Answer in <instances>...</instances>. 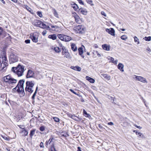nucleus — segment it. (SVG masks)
<instances>
[{
	"instance_id": "9d476101",
	"label": "nucleus",
	"mask_w": 151,
	"mask_h": 151,
	"mask_svg": "<svg viewBox=\"0 0 151 151\" xmlns=\"http://www.w3.org/2000/svg\"><path fill=\"white\" fill-rule=\"evenodd\" d=\"M32 24L34 25L39 27H40L42 28V24H44L41 21L37 20H34L32 22Z\"/></svg>"
},
{
	"instance_id": "79ce46f5",
	"label": "nucleus",
	"mask_w": 151,
	"mask_h": 151,
	"mask_svg": "<svg viewBox=\"0 0 151 151\" xmlns=\"http://www.w3.org/2000/svg\"><path fill=\"white\" fill-rule=\"evenodd\" d=\"M37 93L36 92V91H35L34 93H33V94L32 97V100H34L35 99V96L36 95Z\"/></svg>"
},
{
	"instance_id": "6e6552de",
	"label": "nucleus",
	"mask_w": 151,
	"mask_h": 151,
	"mask_svg": "<svg viewBox=\"0 0 151 151\" xmlns=\"http://www.w3.org/2000/svg\"><path fill=\"white\" fill-rule=\"evenodd\" d=\"M57 36L60 40L65 42L69 41L71 39V37L70 36L62 34H58Z\"/></svg>"
},
{
	"instance_id": "c03bdc74",
	"label": "nucleus",
	"mask_w": 151,
	"mask_h": 151,
	"mask_svg": "<svg viewBox=\"0 0 151 151\" xmlns=\"http://www.w3.org/2000/svg\"><path fill=\"white\" fill-rule=\"evenodd\" d=\"M3 138L5 140H6L9 141L10 140L9 137H8L4 136L3 137Z\"/></svg>"
},
{
	"instance_id": "a19ab883",
	"label": "nucleus",
	"mask_w": 151,
	"mask_h": 151,
	"mask_svg": "<svg viewBox=\"0 0 151 151\" xmlns=\"http://www.w3.org/2000/svg\"><path fill=\"white\" fill-rule=\"evenodd\" d=\"M39 129L41 131H44L45 130V127L44 126H42L40 127Z\"/></svg>"
},
{
	"instance_id": "f8f14e48",
	"label": "nucleus",
	"mask_w": 151,
	"mask_h": 151,
	"mask_svg": "<svg viewBox=\"0 0 151 151\" xmlns=\"http://www.w3.org/2000/svg\"><path fill=\"white\" fill-rule=\"evenodd\" d=\"M135 76V79L136 80L143 83H147V81L146 79L142 76L134 75Z\"/></svg>"
},
{
	"instance_id": "c9c22d12",
	"label": "nucleus",
	"mask_w": 151,
	"mask_h": 151,
	"mask_svg": "<svg viewBox=\"0 0 151 151\" xmlns=\"http://www.w3.org/2000/svg\"><path fill=\"white\" fill-rule=\"evenodd\" d=\"M53 119L54 121L56 122H59L60 121L59 119L57 117H53Z\"/></svg>"
},
{
	"instance_id": "37998d69",
	"label": "nucleus",
	"mask_w": 151,
	"mask_h": 151,
	"mask_svg": "<svg viewBox=\"0 0 151 151\" xmlns=\"http://www.w3.org/2000/svg\"><path fill=\"white\" fill-rule=\"evenodd\" d=\"M37 14L40 17H42V12H37Z\"/></svg>"
},
{
	"instance_id": "e433bc0d",
	"label": "nucleus",
	"mask_w": 151,
	"mask_h": 151,
	"mask_svg": "<svg viewBox=\"0 0 151 151\" xmlns=\"http://www.w3.org/2000/svg\"><path fill=\"white\" fill-rule=\"evenodd\" d=\"M71 118L76 121H78L77 119L78 118V117L74 115H71Z\"/></svg>"
},
{
	"instance_id": "58836bf2",
	"label": "nucleus",
	"mask_w": 151,
	"mask_h": 151,
	"mask_svg": "<svg viewBox=\"0 0 151 151\" xmlns=\"http://www.w3.org/2000/svg\"><path fill=\"white\" fill-rule=\"evenodd\" d=\"M110 62L112 63H113L114 61V59L111 57H109V58H108Z\"/></svg>"
},
{
	"instance_id": "f704fd0d",
	"label": "nucleus",
	"mask_w": 151,
	"mask_h": 151,
	"mask_svg": "<svg viewBox=\"0 0 151 151\" xmlns=\"http://www.w3.org/2000/svg\"><path fill=\"white\" fill-rule=\"evenodd\" d=\"M53 14L55 16L57 17H58V14L57 12V11L56 10L54 9H53Z\"/></svg>"
},
{
	"instance_id": "4d7b16f0",
	"label": "nucleus",
	"mask_w": 151,
	"mask_h": 151,
	"mask_svg": "<svg viewBox=\"0 0 151 151\" xmlns=\"http://www.w3.org/2000/svg\"><path fill=\"white\" fill-rule=\"evenodd\" d=\"M134 126L137 128L139 129H141L142 128V127H140L139 126H138L136 125H134Z\"/></svg>"
},
{
	"instance_id": "2f4dec72",
	"label": "nucleus",
	"mask_w": 151,
	"mask_h": 151,
	"mask_svg": "<svg viewBox=\"0 0 151 151\" xmlns=\"http://www.w3.org/2000/svg\"><path fill=\"white\" fill-rule=\"evenodd\" d=\"M144 39L146 41H149L151 40V37L149 36L148 37H145Z\"/></svg>"
},
{
	"instance_id": "6e6d98bb",
	"label": "nucleus",
	"mask_w": 151,
	"mask_h": 151,
	"mask_svg": "<svg viewBox=\"0 0 151 151\" xmlns=\"http://www.w3.org/2000/svg\"><path fill=\"white\" fill-rule=\"evenodd\" d=\"M108 124L110 125H114V123L112 122H110L108 123Z\"/></svg>"
},
{
	"instance_id": "bb28decb",
	"label": "nucleus",
	"mask_w": 151,
	"mask_h": 151,
	"mask_svg": "<svg viewBox=\"0 0 151 151\" xmlns=\"http://www.w3.org/2000/svg\"><path fill=\"white\" fill-rule=\"evenodd\" d=\"M42 28L43 29H45L47 30H50V27L48 26H47L45 24H42Z\"/></svg>"
},
{
	"instance_id": "a18cd8bd",
	"label": "nucleus",
	"mask_w": 151,
	"mask_h": 151,
	"mask_svg": "<svg viewBox=\"0 0 151 151\" xmlns=\"http://www.w3.org/2000/svg\"><path fill=\"white\" fill-rule=\"evenodd\" d=\"M40 147L44 148V145L43 143L41 142L40 144Z\"/></svg>"
},
{
	"instance_id": "b1692460",
	"label": "nucleus",
	"mask_w": 151,
	"mask_h": 151,
	"mask_svg": "<svg viewBox=\"0 0 151 151\" xmlns=\"http://www.w3.org/2000/svg\"><path fill=\"white\" fill-rule=\"evenodd\" d=\"M31 38L33 42H38V38L37 37H36L35 36L33 35L31 36Z\"/></svg>"
},
{
	"instance_id": "ea45409f",
	"label": "nucleus",
	"mask_w": 151,
	"mask_h": 151,
	"mask_svg": "<svg viewBox=\"0 0 151 151\" xmlns=\"http://www.w3.org/2000/svg\"><path fill=\"white\" fill-rule=\"evenodd\" d=\"M137 135H139V136H138V137L142 138V137H144V135L142 134L140 132L138 133Z\"/></svg>"
},
{
	"instance_id": "5701e85b",
	"label": "nucleus",
	"mask_w": 151,
	"mask_h": 151,
	"mask_svg": "<svg viewBox=\"0 0 151 151\" xmlns=\"http://www.w3.org/2000/svg\"><path fill=\"white\" fill-rule=\"evenodd\" d=\"M102 48L104 50L107 51L109 50V46H108L106 44H104L102 45Z\"/></svg>"
},
{
	"instance_id": "09e8293b",
	"label": "nucleus",
	"mask_w": 151,
	"mask_h": 151,
	"mask_svg": "<svg viewBox=\"0 0 151 151\" xmlns=\"http://www.w3.org/2000/svg\"><path fill=\"white\" fill-rule=\"evenodd\" d=\"M47 33V31L46 30H44L42 32V34L43 36H45Z\"/></svg>"
},
{
	"instance_id": "20e7f679",
	"label": "nucleus",
	"mask_w": 151,
	"mask_h": 151,
	"mask_svg": "<svg viewBox=\"0 0 151 151\" xmlns=\"http://www.w3.org/2000/svg\"><path fill=\"white\" fill-rule=\"evenodd\" d=\"M55 139L54 138L51 136L49 139L46 141L45 143V146L47 148H50L49 149H53L55 147Z\"/></svg>"
},
{
	"instance_id": "3c124183",
	"label": "nucleus",
	"mask_w": 151,
	"mask_h": 151,
	"mask_svg": "<svg viewBox=\"0 0 151 151\" xmlns=\"http://www.w3.org/2000/svg\"><path fill=\"white\" fill-rule=\"evenodd\" d=\"M25 42L26 44H28L30 43V40H27L25 41Z\"/></svg>"
},
{
	"instance_id": "473e14b6",
	"label": "nucleus",
	"mask_w": 151,
	"mask_h": 151,
	"mask_svg": "<svg viewBox=\"0 0 151 151\" xmlns=\"http://www.w3.org/2000/svg\"><path fill=\"white\" fill-rule=\"evenodd\" d=\"M87 3L90 4L91 6H93L94 4L93 3V1L92 0H86Z\"/></svg>"
},
{
	"instance_id": "7c9ffc66",
	"label": "nucleus",
	"mask_w": 151,
	"mask_h": 151,
	"mask_svg": "<svg viewBox=\"0 0 151 151\" xmlns=\"http://www.w3.org/2000/svg\"><path fill=\"white\" fill-rule=\"evenodd\" d=\"M72 7L75 10H76L79 8V7L78 5L75 3L73 4L72 6Z\"/></svg>"
},
{
	"instance_id": "a211bd4d",
	"label": "nucleus",
	"mask_w": 151,
	"mask_h": 151,
	"mask_svg": "<svg viewBox=\"0 0 151 151\" xmlns=\"http://www.w3.org/2000/svg\"><path fill=\"white\" fill-rule=\"evenodd\" d=\"M79 10L82 14L85 15L87 14V11L86 9L81 8L79 9Z\"/></svg>"
},
{
	"instance_id": "0e129e2a",
	"label": "nucleus",
	"mask_w": 151,
	"mask_h": 151,
	"mask_svg": "<svg viewBox=\"0 0 151 151\" xmlns=\"http://www.w3.org/2000/svg\"><path fill=\"white\" fill-rule=\"evenodd\" d=\"M4 4H5V1L4 0H0Z\"/></svg>"
},
{
	"instance_id": "680f3d73",
	"label": "nucleus",
	"mask_w": 151,
	"mask_h": 151,
	"mask_svg": "<svg viewBox=\"0 0 151 151\" xmlns=\"http://www.w3.org/2000/svg\"><path fill=\"white\" fill-rule=\"evenodd\" d=\"M77 151H82L81 150V148L80 147H78Z\"/></svg>"
},
{
	"instance_id": "dca6fc26",
	"label": "nucleus",
	"mask_w": 151,
	"mask_h": 151,
	"mask_svg": "<svg viewBox=\"0 0 151 151\" xmlns=\"http://www.w3.org/2000/svg\"><path fill=\"white\" fill-rule=\"evenodd\" d=\"M124 65L122 63H119L117 66L118 68L122 72L124 71Z\"/></svg>"
},
{
	"instance_id": "9b49d317",
	"label": "nucleus",
	"mask_w": 151,
	"mask_h": 151,
	"mask_svg": "<svg viewBox=\"0 0 151 151\" xmlns=\"http://www.w3.org/2000/svg\"><path fill=\"white\" fill-rule=\"evenodd\" d=\"M35 77V73L34 71L31 70H28L26 75L27 78H34Z\"/></svg>"
},
{
	"instance_id": "0eeeda50",
	"label": "nucleus",
	"mask_w": 151,
	"mask_h": 151,
	"mask_svg": "<svg viewBox=\"0 0 151 151\" xmlns=\"http://www.w3.org/2000/svg\"><path fill=\"white\" fill-rule=\"evenodd\" d=\"M73 30L77 33L83 34L85 32L86 29L83 26L79 25L74 27Z\"/></svg>"
},
{
	"instance_id": "4be33fe9",
	"label": "nucleus",
	"mask_w": 151,
	"mask_h": 151,
	"mask_svg": "<svg viewBox=\"0 0 151 151\" xmlns=\"http://www.w3.org/2000/svg\"><path fill=\"white\" fill-rule=\"evenodd\" d=\"M48 37L49 38L52 39L53 40H55L57 38V36L55 34L50 35L48 36Z\"/></svg>"
},
{
	"instance_id": "338daca9",
	"label": "nucleus",
	"mask_w": 151,
	"mask_h": 151,
	"mask_svg": "<svg viewBox=\"0 0 151 151\" xmlns=\"http://www.w3.org/2000/svg\"><path fill=\"white\" fill-rule=\"evenodd\" d=\"M134 132H135L136 133V134L137 135V133L138 132H137V130H134L133 131Z\"/></svg>"
},
{
	"instance_id": "864d4df0",
	"label": "nucleus",
	"mask_w": 151,
	"mask_h": 151,
	"mask_svg": "<svg viewBox=\"0 0 151 151\" xmlns=\"http://www.w3.org/2000/svg\"><path fill=\"white\" fill-rule=\"evenodd\" d=\"M49 151H57L55 148H53V149H49Z\"/></svg>"
},
{
	"instance_id": "e2e57ef3",
	"label": "nucleus",
	"mask_w": 151,
	"mask_h": 151,
	"mask_svg": "<svg viewBox=\"0 0 151 151\" xmlns=\"http://www.w3.org/2000/svg\"><path fill=\"white\" fill-rule=\"evenodd\" d=\"M96 52L97 53V55L98 57H100L101 56L100 54L98 53L97 51H96Z\"/></svg>"
},
{
	"instance_id": "412c9836",
	"label": "nucleus",
	"mask_w": 151,
	"mask_h": 151,
	"mask_svg": "<svg viewBox=\"0 0 151 151\" xmlns=\"http://www.w3.org/2000/svg\"><path fill=\"white\" fill-rule=\"evenodd\" d=\"M101 76H103L104 78L107 80H109L111 79V76H110L106 74H101Z\"/></svg>"
},
{
	"instance_id": "8fccbe9b",
	"label": "nucleus",
	"mask_w": 151,
	"mask_h": 151,
	"mask_svg": "<svg viewBox=\"0 0 151 151\" xmlns=\"http://www.w3.org/2000/svg\"><path fill=\"white\" fill-rule=\"evenodd\" d=\"M62 51H65L67 50L66 49L64 46L62 47Z\"/></svg>"
},
{
	"instance_id": "72a5a7b5",
	"label": "nucleus",
	"mask_w": 151,
	"mask_h": 151,
	"mask_svg": "<svg viewBox=\"0 0 151 151\" xmlns=\"http://www.w3.org/2000/svg\"><path fill=\"white\" fill-rule=\"evenodd\" d=\"M134 41L135 42H137V44H139V40L138 38L136 36H134Z\"/></svg>"
},
{
	"instance_id": "ddd939ff",
	"label": "nucleus",
	"mask_w": 151,
	"mask_h": 151,
	"mask_svg": "<svg viewBox=\"0 0 151 151\" xmlns=\"http://www.w3.org/2000/svg\"><path fill=\"white\" fill-rule=\"evenodd\" d=\"M73 14L76 22L77 23L81 24V21L79 16L76 13H74Z\"/></svg>"
},
{
	"instance_id": "603ef678",
	"label": "nucleus",
	"mask_w": 151,
	"mask_h": 151,
	"mask_svg": "<svg viewBox=\"0 0 151 151\" xmlns=\"http://www.w3.org/2000/svg\"><path fill=\"white\" fill-rule=\"evenodd\" d=\"M3 29L1 27H0V35H1L3 32Z\"/></svg>"
},
{
	"instance_id": "bf43d9fd",
	"label": "nucleus",
	"mask_w": 151,
	"mask_h": 151,
	"mask_svg": "<svg viewBox=\"0 0 151 151\" xmlns=\"http://www.w3.org/2000/svg\"><path fill=\"white\" fill-rule=\"evenodd\" d=\"M25 7L28 10H29V9H30V8L27 5H25Z\"/></svg>"
},
{
	"instance_id": "4c0bfd02",
	"label": "nucleus",
	"mask_w": 151,
	"mask_h": 151,
	"mask_svg": "<svg viewBox=\"0 0 151 151\" xmlns=\"http://www.w3.org/2000/svg\"><path fill=\"white\" fill-rule=\"evenodd\" d=\"M121 38L122 40H126L127 39V37L126 35H123L121 36Z\"/></svg>"
},
{
	"instance_id": "774afa93",
	"label": "nucleus",
	"mask_w": 151,
	"mask_h": 151,
	"mask_svg": "<svg viewBox=\"0 0 151 151\" xmlns=\"http://www.w3.org/2000/svg\"><path fill=\"white\" fill-rule=\"evenodd\" d=\"M12 1H13L14 2H17V0H11Z\"/></svg>"
},
{
	"instance_id": "5fc2aeb1",
	"label": "nucleus",
	"mask_w": 151,
	"mask_h": 151,
	"mask_svg": "<svg viewBox=\"0 0 151 151\" xmlns=\"http://www.w3.org/2000/svg\"><path fill=\"white\" fill-rule=\"evenodd\" d=\"M117 63H118V60H115V61L114 60V61L113 63L115 65H116Z\"/></svg>"
},
{
	"instance_id": "aec40b11",
	"label": "nucleus",
	"mask_w": 151,
	"mask_h": 151,
	"mask_svg": "<svg viewBox=\"0 0 151 151\" xmlns=\"http://www.w3.org/2000/svg\"><path fill=\"white\" fill-rule=\"evenodd\" d=\"M72 69H73L74 70H76L78 71H80L81 70V68L80 67L78 66H72L71 67Z\"/></svg>"
},
{
	"instance_id": "4468645a",
	"label": "nucleus",
	"mask_w": 151,
	"mask_h": 151,
	"mask_svg": "<svg viewBox=\"0 0 151 151\" xmlns=\"http://www.w3.org/2000/svg\"><path fill=\"white\" fill-rule=\"evenodd\" d=\"M106 31L112 36H114L115 35V30L113 28H110L109 29L107 28L106 29Z\"/></svg>"
},
{
	"instance_id": "052dcab7",
	"label": "nucleus",
	"mask_w": 151,
	"mask_h": 151,
	"mask_svg": "<svg viewBox=\"0 0 151 151\" xmlns=\"http://www.w3.org/2000/svg\"><path fill=\"white\" fill-rule=\"evenodd\" d=\"M98 127H99L100 128H103V127L100 124H99L98 125Z\"/></svg>"
},
{
	"instance_id": "cd10ccee",
	"label": "nucleus",
	"mask_w": 151,
	"mask_h": 151,
	"mask_svg": "<svg viewBox=\"0 0 151 151\" xmlns=\"http://www.w3.org/2000/svg\"><path fill=\"white\" fill-rule=\"evenodd\" d=\"M53 49L57 53L60 52L61 51L60 49L58 47H54Z\"/></svg>"
},
{
	"instance_id": "c756f323",
	"label": "nucleus",
	"mask_w": 151,
	"mask_h": 151,
	"mask_svg": "<svg viewBox=\"0 0 151 151\" xmlns=\"http://www.w3.org/2000/svg\"><path fill=\"white\" fill-rule=\"evenodd\" d=\"M83 113L84 116L86 117H91L90 115L88 114L85 109H83Z\"/></svg>"
},
{
	"instance_id": "f3484780",
	"label": "nucleus",
	"mask_w": 151,
	"mask_h": 151,
	"mask_svg": "<svg viewBox=\"0 0 151 151\" xmlns=\"http://www.w3.org/2000/svg\"><path fill=\"white\" fill-rule=\"evenodd\" d=\"M86 79L91 83H94L95 82V80L94 79L88 76H86Z\"/></svg>"
},
{
	"instance_id": "49530a36",
	"label": "nucleus",
	"mask_w": 151,
	"mask_h": 151,
	"mask_svg": "<svg viewBox=\"0 0 151 151\" xmlns=\"http://www.w3.org/2000/svg\"><path fill=\"white\" fill-rule=\"evenodd\" d=\"M101 14L104 16V17H106V14L105 13V12L104 11H101Z\"/></svg>"
},
{
	"instance_id": "393cba45",
	"label": "nucleus",
	"mask_w": 151,
	"mask_h": 151,
	"mask_svg": "<svg viewBox=\"0 0 151 151\" xmlns=\"http://www.w3.org/2000/svg\"><path fill=\"white\" fill-rule=\"evenodd\" d=\"M71 47L72 50L73 51H76L77 50V47L76 46V45L73 43L71 44Z\"/></svg>"
},
{
	"instance_id": "f03ea898",
	"label": "nucleus",
	"mask_w": 151,
	"mask_h": 151,
	"mask_svg": "<svg viewBox=\"0 0 151 151\" xmlns=\"http://www.w3.org/2000/svg\"><path fill=\"white\" fill-rule=\"evenodd\" d=\"M26 87L25 88V91L31 93L34 91V83L32 81H27L26 82Z\"/></svg>"
},
{
	"instance_id": "39448f33",
	"label": "nucleus",
	"mask_w": 151,
	"mask_h": 151,
	"mask_svg": "<svg viewBox=\"0 0 151 151\" xmlns=\"http://www.w3.org/2000/svg\"><path fill=\"white\" fill-rule=\"evenodd\" d=\"M8 60L6 55H4L0 58V63L1 67L2 69L5 70L6 68V67L8 65Z\"/></svg>"
},
{
	"instance_id": "a878e982",
	"label": "nucleus",
	"mask_w": 151,
	"mask_h": 151,
	"mask_svg": "<svg viewBox=\"0 0 151 151\" xmlns=\"http://www.w3.org/2000/svg\"><path fill=\"white\" fill-rule=\"evenodd\" d=\"M35 131L36 129H34L31 130L30 133L29 134V136L31 138H32L33 136L35 134Z\"/></svg>"
},
{
	"instance_id": "423d86ee",
	"label": "nucleus",
	"mask_w": 151,
	"mask_h": 151,
	"mask_svg": "<svg viewBox=\"0 0 151 151\" xmlns=\"http://www.w3.org/2000/svg\"><path fill=\"white\" fill-rule=\"evenodd\" d=\"M4 80L5 82L12 85L16 83L17 82V80L13 78L10 75L4 77Z\"/></svg>"
},
{
	"instance_id": "de8ad7c7",
	"label": "nucleus",
	"mask_w": 151,
	"mask_h": 151,
	"mask_svg": "<svg viewBox=\"0 0 151 151\" xmlns=\"http://www.w3.org/2000/svg\"><path fill=\"white\" fill-rule=\"evenodd\" d=\"M78 2L81 4L82 5H84V3L82 0H77Z\"/></svg>"
},
{
	"instance_id": "f257e3e1",
	"label": "nucleus",
	"mask_w": 151,
	"mask_h": 151,
	"mask_svg": "<svg viewBox=\"0 0 151 151\" xmlns=\"http://www.w3.org/2000/svg\"><path fill=\"white\" fill-rule=\"evenodd\" d=\"M25 66L19 64L16 67H13L12 71L16 74L18 77H20L23 74Z\"/></svg>"
},
{
	"instance_id": "1a4fd4ad",
	"label": "nucleus",
	"mask_w": 151,
	"mask_h": 151,
	"mask_svg": "<svg viewBox=\"0 0 151 151\" xmlns=\"http://www.w3.org/2000/svg\"><path fill=\"white\" fill-rule=\"evenodd\" d=\"M18 61V57L17 56L14 54L10 55L9 59V62L11 63H13Z\"/></svg>"
},
{
	"instance_id": "69168bd1",
	"label": "nucleus",
	"mask_w": 151,
	"mask_h": 151,
	"mask_svg": "<svg viewBox=\"0 0 151 151\" xmlns=\"http://www.w3.org/2000/svg\"><path fill=\"white\" fill-rule=\"evenodd\" d=\"M94 46L95 47V48H98V46L97 45V44H95L94 45Z\"/></svg>"
},
{
	"instance_id": "2eb2a0df",
	"label": "nucleus",
	"mask_w": 151,
	"mask_h": 151,
	"mask_svg": "<svg viewBox=\"0 0 151 151\" xmlns=\"http://www.w3.org/2000/svg\"><path fill=\"white\" fill-rule=\"evenodd\" d=\"M62 54L63 55H64V57L69 58L71 57L69 53L68 52V50L65 51H62Z\"/></svg>"
},
{
	"instance_id": "6ab92c4d",
	"label": "nucleus",
	"mask_w": 151,
	"mask_h": 151,
	"mask_svg": "<svg viewBox=\"0 0 151 151\" xmlns=\"http://www.w3.org/2000/svg\"><path fill=\"white\" fill-rule=\"evenodd\" d=\"M78 50L79 55H80L83 58H84L85 56L83 55V48L81 47L79 48L78 49Z\"/></svg>"
},
{
	"instance_id": "7ed1b4c3",
	"label": "nucleus",
	"mask_w": 151,
	"mask_h": 151,
	"mask_svg": "<svg viewBox=\"0 0 151 151\" xmlns=\"http://www.w3.org/2000/svg\"><path fill=\"white\" fill-rule=\"evenodd\" d=\"M24 79L20 80L17 86L14 89L18 93L24 92Z\"/></svg>"
},
{
	"instance_id": "c85d7f7f",
	"label": "nucleus",
	"mask_w": 151,
	"mask_h": 151,
	"mask_svg": "<svg viewBox=\"0 0 151 151\" xmlns=\"http://www.w3.org/2000/svg\"><path fill=\"white\" fill-rule=\"evenodd\" d=\"M23 130L22 131V132L23 133V135L25 136L27 135L28 134V132L24 128H23Z\"/></svg>"
},
{
	"instance_id": "13d9d810",
	"label": "nucleus",
	"mask_w": 151,
	"mask_h": 151,
	"mask_svg": "<svg viewBox=\"0 0 151 151\" xmlns=\"http://www.w3.org/2000/svg\"><path fill=\"white\" fill-rule=\"evenodd\" d=\"M70 91L71 92H72L74 94H77L76 93V92H75L73 90H72V89H70Z\"/></svg>"
}]
</instances>
